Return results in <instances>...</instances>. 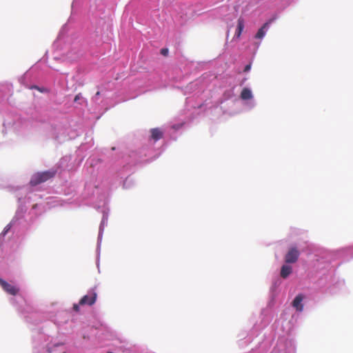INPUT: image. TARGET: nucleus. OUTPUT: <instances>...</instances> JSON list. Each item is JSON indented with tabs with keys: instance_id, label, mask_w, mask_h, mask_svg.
Segmentation results:
<instances>
[{
	"instance_id": "nucleus-1",
	"label": "nucleus",
	"mask_w": 353,
	"mask_h": 353,
	"mask_svg": "<svg viewBox=\"0 0 353 353\" xmlns=\"http://www.w3.org/2000/svg\"><path fill=\"white\" fill-rule=\"evenodd\" d=\"M56 174L54 170L37 172L33 174L30 186H23L16 189L15 196L18 201V208L14 216L0 234V270L3 267V252L6 246V236L10 233L17 235L26 230L46 210L49 202L43 199V195L30 188L53 178Z\"/></svg>"
},
{
	"instance_id": "nucleus-2",
	"label": "nucleus",
	"mask_w": 353,
	"mask_h": 353,
	"mask_svg": "<svg viewBox=\"0 0 353 353\" xmlns=\"http://www.w3.org/2000/svg\"><path fill=\"white\" fill-rule=\"evenodd\" d=\"M100 189L97 185H93L92 183H86L85 185L84 197H90L94 195L95 193L98 194L97 203L95 205V208L99 210L103 214L102 219L99 225V234L97 239V265L99 266V249L101 242L103 236L104 228L108 224V216L110 209L108 207V194L107 192H100Z\"/></svg>"
},
{
	"instance_id": "nucleus-3",
	"label": "nucleus",
	"mask_w": 353,
	"mask_h": 353,
	"mask_svg": "<svg viewBox=\"0 0 353 353\" xmlns=\"http://www.w3.org/2000/svg\"><path fill=\"white\" fill-rule=\"evenodd\" d=\"M330 257L328 252L323 251L315 254L311 261V267L320 280H323V277L325 281L330 280L334 275L335 269L331 264Z\"/></svg>"
},
{
	"instance_id": "nucleus-4",
	"label": "nucleus",
	"mask_w": 353,
	"mask_h": 353,
	"mask_svg": "<svg viewBox=\"0 0 353 353\" xmlns=\"http://www.w3.org/2000/svg\"><path fill=\"white\" fill-rule=\"evenodd\" d=\"M97 292L94 289L88 291V294L83 296L79 303H74L72 309H79V305H92L97 300Z\"/></svg>"
},
{
	"instance_id": "nucleus-5",
	"label": "nucleus",
	"mask_w": 353,
	"mask_h": 353,
	"mask_svg": "<svg viewBox=\"0 0 353 353\" xmlns=\"http://www.w3.org/2000/svg\"><path fill=\"white\" fill-rule=\"evenodd\" d=\"M241 99L245 101L244 105L248 110L254 108L256 105L255 101L253 99V94L250 88H244L241 92Z\"/></svg>"
},
{
	"instance_id": "nucleus-6",
	"label": "nucleus",
	"mask_w": 353,
	"mask_h": 353,
	"mask_svg": "<svg viewBox=\"0 0 353 353\" xmlns=\"http://www.w3.org/2000/svg\"><path fill=\"white\" fill-rule=\"evenodd\" d=\"M0 285L6 293L10 295L14 296L19 292V288L17 285L8 283L2 279H0Z\"/></svg>"
},
{
	"instance_id": "nucleus-7",
	"label": "nucleus",
	"mask_w": 353,
	"mask_h": 353,
	"mask_svg": "<svg viewBox=\"0 0 353 353\" xmlns=\"http://www.w3.org/2000/svg\"><path fill=\"white\" fill-rule=\"evenodd\" d=\"M281 283L282 280L281 278H276L272 282V286L270 288V307L274 306L273 302L279 292V287L281 286Z\"/></svg>"
},
{
	"instance_id": "nucleus-8",
	"label": "nucleus",
	"mask_w": 353,
	"mask_h": 353,
	"mask_svg": "<svg viewBox=\"0 0 353 353\" xmlns=\"http://www.w3.org/2000/svg\"><path fill=\"white\" fill-rule=\"evenodd\" d=\"M299 255V250L296 247H292L285 255V262L286 263H294L297 261Z\"/></svg>"
},
{
	"instance_id": "nucleus-9",
	"label": "nucleus",
	"mask_w": 353,
	"mask_h": 353,
	"mask_svg": "<svg viewBox=\"0 0 353 353\" xmlns=\"http://www.w3.org/2000/svg\"><path fill=\"white\" fill-rule=\"evenodd\" d=\"M52 136L57 140L61 141L65 138V130L61 124L52 126Z\"/></svg>"
},
{
	"instance_id": "nucleus-10",
	"label": "nucleus",
	"mask_w": 353,
	"mask_h": 353,
	"mask_svg": "<svg viewBox=\"0 0 353 353\" xmlns=\"http://www.w3.org/2000/svg\"><path fill=\"white\" fill-rule=\"evenodd\" d=\"M12 85L9 83H0V98L4 99L12 95Z\"/></svg>"
},
{
	"instance_id": "nucleus-11",
	"label": "nucleus",
	"mask_w": 353,
	"mask_h": 353,
	"mask_svg": "<svg viewBox=\"0 0 353 353\" xmlns=\"http://www.w3.org/2000/svg\"><path fill=\"white\" fill-rule=\"evenodd\" d=\"M345 288V283L343 279H339L330 288V292L336 294L340 291L343 290Z\"/></svg>"
},
{
	"instance_id": "nucleus-12",
	"label": "nucleus",
	"mask_w": 353,
	"mask_h": 353,
	"mask_svg": "<svg viewBox=\"0 0 353 353\" xmlns=\"http://www.w3.org/2000/svg\"><path fill=\"white\" fill-rule=\"evenodd\" d=\"M271 23V20L269 21L265 22L257 31L255 38L258 39H262L266 34V32H268L270 25Z\"/></svg>"
},
{
	"instance_id": "nucleus-13",
	"label": "nucleus",
	"mask_w": 353,
	"mask_h": 353,
	"mask_svg": "<svg viewBox=\"0 0 353 353\" xmlns=\"http://www.w3.org/2000/svg\"><path fill=\"white\" fill-rule=\"evenodd\" d=\"M304 299L303 294H297L292 302V305L294 309H303V304L302 303Z\"/></svg>"
},
{
	"instance_id": "nucleus-14",
	"label": "nucleus",
	"mask_w": 353,
	"mask_h": 353,
	"mask_svg": "<svg viewBox=\"0 0 353 353\" xmlns=\"http://www.w3.org/2000/svg\"><path fill=\"white\" fill-rule=\"evenodd\" d=\"M292 272V268L289 265H283L281 268L280 275L283 279L288 278Z\"/></svg>"
},
{
	"instance_id": "nucleus-15",
	"label": "nucleus",
	"mask_w": 353,
	"mask_h": 353,
	"mask_svg": "<svg viewBox=\"0 0 353 353\" xmlns=\"http://www.w3.org/2000/svg\"><path fill=\"white\" fill-rule=\"evenodd\" d=\"M151 132V139L156 142L161 139L163 136V131L160 128H152Z\"/></svg>"
},
{
	"instance_id": "nucleus-16",
	"label": "nucleus",
	"mask_w": 353,
	"mask_h": 353,
	"mask_svg": "<svg viewBox=\"0 0 353 353\" xmlns=\"http://www.w3.org/2000/svg\"><path fill=\"white\" fill-rule=\"evenodd\" d=\"M71 157L70 156H65L61 159L59 163V167L62 170H70V165H68V162L70 161Z\"/></svg>"
},
{
	"instance_id": "nucleus-17",
	"label": "nucleus",
	"mask_w": 353,
	"mask_h": 353,
	"mask_svg": "<svg viewBox=\"0 0 353 353\" xmlns=\"http://www.w3.org/2000/svg\"><path fill=\"white\" fill-rule=\"evenodd\" d=\"M71 157L70 156H65L61 159L59 163V167L62 170H70V165H68V162L70 161Z\"/></svg>"
},
{
	"instance_id": "nucleus-18",
	"label": "nucleus",
	"mask_w": 353,
	"mask_h": 353,
	"mask_svg": "<svg viewBox=\"0 0 353 353\" xmlns=\"http://www.w3.org/2000/svg\"><path fill=\"white\" fill-rule=\"evenodd\" d=\"M243 28H244V22H243V20L240 18L238 19L237 27H236V32H235V34L234 36V39H239L240 37Z\"/></svg>"
},
{
	"instance_id": "nucleus-19",
	"label": "nucleus",
	"mask_w": 353,
	"mask_h": 353,
	"mask_svg": "<svg viewBox=\"0 0 353 353\" xmlns=\"http://www.w3.org/2000/svg\"><path fill=\"white\" fill-rule=\"evenodd\" d=\"M243 28H244V22H243V20L240 18L238 19L237 27H236V32H235V34L234 36V39H239L240 37Z\"/></svg>"
},
{
	"instance_id": "nucleus-20",
	"label": "nucleus",
	"mask_w": 353,
	"mask_h": 353,
	"mask_svg": "<svg viewBox=\"0 0 353 353\" xmlns=\"http://www.w3.org/2000/svg\"><path fill=\"white\" fill-rule=\"evenodd\" d=\"M50 353H65V349L63 344H55L49 347Z\"/></svg>"
},
{
	"instance_id": "nucleus-21",
	"label": "nucleus",
	"mask_w": 353,
	"mask_h": 353,
	"mask_svg": "<svg viewBox=\"0 0 353 353\" xmlns=\"http://www.w3.org/2000/svg\"><path fill=\"white\" fill-rule=\"evenodd\" d=\"M30 89H36L41 93H48L50 91L49 89L46 87H43V86L40 87V86H38L36 85H33L30 86Z\"/></svg>"
},
{
	"instance_id": "nucleus-22",
	"label": "nucleus",
	"mask_w": 353,
	"mask_h": 353,
	"mask_svg": "<svg viewBox=\"0 0 353 353\" xmlns=\"http://www.w3.org/2000/svg\"><path fill=\"white\" fill-rule=\"evenodd\" d=\"M132 182V179L130 177H127L125 180L123 181V186L124 188H130L131 186V183Z\"/></svg>"
},
{
	"instance_id": "nucleus-23",
	"label": "nucleus",
	"mask_w": 353,
	"mask_h": 353,
	"mask_svg": "<svg viewBox=\"0 0 353 353\" xmlns=\"http://www.w3.org/2000/svg\"><path fill=\"white\" fill-rule=\"evenodd\" d=\"M74 102L81 104L82 102H84V99L83 98L81 94H78L75 96L74 99Z\"/></svg>"
},
{
	"instance_id": "nucleus-24",
	"label": "nucleus",
	"mask_w": 353,
	"mask_h": 353,
	"mask_svg": "<svg viewBox=\"0 0 353 353\" xmlns=\"http://www.w3.org/2000/svg\"><path fill=\"white\" fill-rule=\"evenodd\" d=\"M100 94H101L100 92L97 91V93L95 94V95L92 99V101L93 103H98V101L99 100Z\"/></svg>"
},
{
	"instance_id": "nucleus-25",
	"label": "nucleus",
	"mask_w": 353,
	"mask_h": 353,
	"mask_svg": "<svg viewBox=\"0 0 353 353\" xmlns=\"http://www.w3.org/2000/svg\"><path fill=\"white\" fill-rule=\"evenodd\" d=\"M184 125V123H176V124H174L172 128L173 130H174L175 131H177L179 130V129L181 128V127Z\"/></svg>"
},
{
	"instance_id": "nucleus-26",
	"label": "nucleus",
	"mask_w": 353,
	"mask_h": 353,
	"mask_svg": "<svg viewBox=\"0 0 353 353\" xmlns=\"http://www.w3.org/2000/svg\"><path fill=\"white\" fill-rule=\"evenodd\" d=\"M78 3V0H73V2L72 3V11L71 14L73 15L75 13V7Z\"/></svg>"
},
{
	"instance_id": "nucleus-27",
	"label": "nucleus",
	"mask_w": 353,
	"mask_h": 353,
	"mask_svg": "<svg viewBox=\"0 0 353 353\" xmlns=\"http://www.w3.org/2000/svg\"><path fill=\"white\" fill-rule=\"evenodd\" d=\"M168 52H169V51H168V48H162V49L161 50V54L162 55H163V56H167V55L168 54Z\"/></svg>"
},
{
	"instance_id": "nucleus-28",
	"label": "nucleus",
	"mask_w": 353,
	"mask_h": 353,
	"mask_svg": "<svg viewBox=\"0 0 353 353\" xmlns=\"http://www.w3.org/2000/svg\"><path fill=\"white\" fill-rule=\"evenodd\" d=\"M65 28H66V25H64V26L62 27V28H61V31H60V32H59V38H61V37H62V35L64 34V32H65Z\"/></svg>"
},
{
	"instance_id": "nucleus-29",
	"label": "nucleus",
	"mask_w": 353,
	"mask_h": 353,
	"mask_svg": "<svg viewBox=\"0 0 353 353\" xmlns=\"http://www.w3.org/2000/svg\"><path fill=\"white\" fill-rule=\"evenodd\" d=\"M61 85V87L65 86L67 89H70V86L69 85L68 82L67 80H65V83H62Z\"/></svg>"
},
{
	"instance_id": "nucleus-30",
	"label": "nucleus",
	"mask_w": 353,
	"mask_h": 353,
	"mask_svg": "<svg viewBox=\"0 0 353 353\" xmlns=\"http://www.w3.org/2000/svg\"><path fill=\"white\" fill-rule=\"evenodd\" d=\"M78 57H79V55H77H77H75V56H74V57H72V56H70V57H69V59H70V61H72L76 60Z\"/></svg>"
},
{
	"instance_id": "nucleus-31",
	"label": "nucleus",
	"mask_w": 353,
	"mask_h": 353,
	"mask_svg": "<svg viewBox=\"0 0 353 353\" xmlns=\"http://www.w3.org/2000/svg\"><path fill=\"white\" fill-rule=\"evenodd\" d=\"M250 68H251L250 65H247L245 66V71H248V70H250Z\"/></svg>"
},
{
	"instance_id": "nucleus-32",
	"label": "nucleus",
	"mask_w": 353,
	"mask_h": 353,
	"mask_svg": "<svg viewBox=\"0 0 353 353\" xmlns=\"http://www.w3.org/2000/svg\"><path fill=\"white\" fill-rule=\"evenodd\" d=\"M10 125V123H6V122H4V123H3V127H4V128H5V129H6V128H7V126H8V125Z\"/></svg>"
},
{
	"instance_id": "nucleus-33",
	"label": "nucleus",
	"mask_w": 353,
	"mask_h": 353,
	"mask_svg": "<svg viewBox=\"0 0 353 353\" xmlns=\"http://www.w3.org/2000/svg\"><path fill=\"white\" fill-rule=\"evenodd\" d=\"M259 45H260V43H256V48H258L259 47Z\"/></svg>"
},
{
	"instance_id": "nucleus-34",
	"label": "nucleus",
	"mask_w": 353,
	"mask_h": 353,
	"mask_svg": "<svg viewBox=\"0 0 353 353\" xmlns=\"http://www.w3.org/2000/svg\"><path fill=\"white\" fill-rule=\"evenodd\" d=\"M70 54H71V52H69L68 53V57L70 56Z\"/></svg>"
},
{
	"instance_id": "nucleus-35",
	"label": "nucleus",
	"mask_w": 353,
	"mask_h": 353,
	"mask_svg": "<svg viewBox=\"0 0 353 353\" xmlns=\"http://www.w3.org/2000/svg\"><path fill=\"white\" fill-rule=\"evenodd\" d=\"M70 54H71V52H69L68 53V57L70 56Z\"/></svg>"
},
{
	"instance_id": "nucleus-36",
	"label": "nucleus",
	"mask_w": 353,
	"mask_h": 353,
	"mask_svg": "<svg viewBox=\"0 0 353 353\" xmlns=\"http://www.w3.org/2000/svg\"><path fill=\"white\" fill-rule=\"evenodd\" d=\"M107 353H112V352H107Z\"/></svg>"
}]
</instances>
